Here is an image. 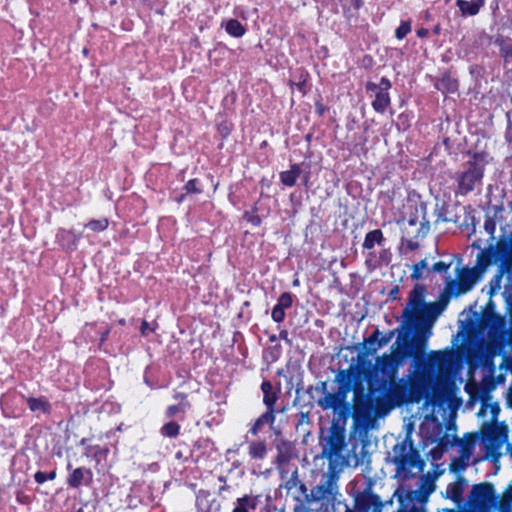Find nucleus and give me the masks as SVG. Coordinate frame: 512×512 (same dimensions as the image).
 <instances>
[{
    "label": "nucleus",
    "mask_w": 512,
    "mask_h": 512,
    "mask_svg": "<svg viewBox=\"0 0 512 512\" xmlns=\"http://www.w3.org/2000/svg\"><path fill=\"white\" fill-rule=\"evenodd\" d=\"M424 340L420 338L414 339L415 370L410 374L397 380L399 370V360L397 355L383 354L376 359L375 375L381 374L380 379H376V389L387 390L392 385L401 383L405 387L406 394L409 393L410 387H414V398L407 401L408 404H419L423 399H427L430 394L433 378L434 367L436 366L440 372L448 371L453 364V354L450 351L432 352L426 361L424 359Z\"/></svg>",
    "instance_id": "obj_1"
},
{
    "label": "nucleus",
    "mask_w": 512,
    "mask_h": 512,
    "mask_svg": "<svg viewBox=\"0 0 512 512\" xmlns=\"http://www.w3.org/2000/svg\"><path fill=\"white\" fill-rule=\"evenodd\" d=\"M414 390L412 386L406 394L403 384L398 383L387 389L382 397L374 399L375 389L372 384L369 391H366L363 383L356 382L352 398V418L355 425L365 429L372 427L377 417L385 416L391 410L407 405V401L415 399Z\"/></svg>",
    "instance_id": "obj_2"
},
{
    "label": "nucleus",
    "mask_w": 512,
    "mask_h": 512,
    "mask_svg": "<svg viewBox=\"0 0 512 512\" xmlns=\"http://www.w3.org/2000/svg\"><path fill=\"white\" fill-rule=\"evenodd\" d=\"M390 461L395 465L396 476L401 480L416 478L425 467V462L414 447L410 436H406L393 446Z\"/></svg>",
    "instance_id": "obj_3"
},
{
    "label": "nucleus",
    "mask_w": 512,
    "mask_h": 512,
    "mask_svg": "<svg viewBox=\"0 0 512 512\" xmlns=\"http://www.w3.org/2000/svg\"><path fill=\"white\" fill-rule=\"evenodd\" d=\"M343 469L327 467L318 484L310 490V507L317 505L316 512H327L333 507L339 495V479Z\"/></svg>",
    "instance_id": "obj_4"
},
{
    "label": "nucleus",
    "mask_w": 512,
    "mask_h": 512,
    "mask_svg": "<svg viewBox=\"0 0 512 512\" xmlns=\"http://www.w3.org/2000/svg\"><path fill=\"white\" fill-rule=\"evenodd\" d=\"M486 164L487 160L485 153H473L471 159L464 164V169L456 173V193L460 195H467L478 186H481Z\"/></svg>",
    "instance_id": "obj_5"
},
{
    "label": "nucleus",
    "mask_w": 512,
    "mask_h": 512,
    "mask_svg": "<svg viewBox=\"0 0 512 512\" xmlns=\"http://www.w3.org/2000/svg\"><path fill=\"white\" fill-rule=\"evenodd\" d=\"M496 505L494 485L490 482L474 484L467 496L466 508H444L439 512H491Z\"/></svg>",
    "instance_id": "obj_6"
},
{
    "label": "nucleus",
    "mask_w": 512,
    "mask_h": 512,
    "mask_svg": "<svg viewBox=\"0 0 512 512\" xmlns=\"http://www.w3.org/2000/svg\"><path fill=\"white\" fill-rule=\"evenodd\" d=\"M345 445V431L333 426L322 441V456L328 460V466L344 469L347 461L342 455Z\"/></svg>",
    "instance_id": "obj_7"
},
{
    "label": "nucleus",
    "mask_w": 512,
    "mask_h": 512,
    "mask_svg": "<svg viewBox=\"0 0 512 512\" xmlns=\"http://www.w3.org/2000/svg\"><path fill=\"white\" fill-rule=\"evenodd\" d=\"M477 437L473 433H466L463 438H458L457 436H453L452 440L449 439L448 435H445L440 440V446H458L459 456L454 458L451 463L452 470L461 471L465 470L469 461L473 455L475 444Z\"/></svg>",
    "instance_id": "obj_8"
},
{
    "label": "nucleus",
    "mask_w": 512,
    "mask_h": 512,
    "mask_svg": "<svg viewBox=\"0 0 512 512\" xmlns=\"http://www.w3.org/2000/svg\"><path fill=\"white\" fill-rule=\"evenodd\" d=\"M281 487L296 502L293 512H310V491H308L306 484L299 478L297 467Z\"/></svg>",
    "instance_id": "obj_9"
},
{
    "label": "nucleus",
    "mask_w": 512,
    "mask_h": 512,
    "mask_svg": "<svg viewBox=\"0 0 512 512\" xmlns=\"http://www.w3.org/2000/svg\"><path fill=\"white\" fill-rule=\"evenodd\" d=\"M481 277L478 268L463 267L457 273V281H447L444 290L450 297H458L471 291Z\"/></svg>",
    "instance_id": "obj_10"
},
{
    "label": "nucleus",
    "mask_w": 512,
    "mask_h": 512,
    "mask_svg": "<svg viewBox=\"0 0 512 512\" xmlns=\"http://www.w3.org/2000/svg\"><path fill=\"white\" fill-rule=\"evenodd\" d=\"M426 287L416 284L410 291L406 307L402 311L403 324L414 328L419 322V316L425 304Z\"/></svg>",
    "instance_id": "obj_11"
},
{
    "label": "nucleus",
    "mask_w": 512,
    "mask_h": 512,
    "mask_svg": "<svg viewBox=\"0 0 512 512\" xmlns=\"http://www.w3.org/2000/svg\"><path fill=\"white\" fill-rule=\"evenodd\" d=\"M449 300L450 296L444 290L436 302H425L422 312L419 316V322L414 326V329L417 332H425L426 330H430L436 319L446 309Z\"/></svg>",
    "instance_id": "obj_12"
},
{
    "label": "nucleus",
    "mask_w": 512,
    "mask_h": 512,
    "mask_svg": "<svg viewBox=\"0 0 512 512\" xmlns=\"http://www.w3.org/2000/svg\"><path fill=\"white\" fill-rule=\"evenodd\" d=\"M495 260L499 261V275L496 276V280L499 282L504 273L512 274V232L507 238L501 237L497 241Z\"/></svg>",
    "instance_id": "obj_13"
},
{
    "label": "nucleus",
    "mask_w": 512,
    "mask_h": 512,
    "mask_svg": "<svg viewBox=\"0 0 512 512\" xmlns=\"http://www.w3.org/2000/svg\"><path fill=\"white\" fill-rule=\"evenodd\" d=\"M365 88L367 92L375 94V99L372 102L373 109L378 113H384L391 103L389 96L390 80L382 77L378 84L369 81L366 83Z\"/></svg>",
    "instance_id": "obj_14"
},
{
    "label": "nucleus",
    "mask_w": 512,
    "mask_h": 512,
    "mask_svg": "<svg viewBox=\"0 0 512 512\" xmlns=\"http://www.w3.org/2000/svg\"><path fill=\"white\" fill-rule=\"evenodd\" d=\"M363 374L371 377L372 372L365 371L358 366H350L347 369L339 370L335 375V382L338 384L337 389L348 395L350 390L353 391L356 382L363 383Z\"/></svg>",
    "instance_id": "obj_15"
},
{
    "label": "nucleus",
    "mask_w": 512,
    "mask_h": 512,
    "mask_svg": "<svg viewBox=\"0 0 512 512\" xmlns=\"http://www.w3.org/2000/svg\"><path fill=\"white\" fill-rule=\"evenodd\" d=\"M506 439V430L496 425L488 426L482 432V444L486 453L491 456L500 454L499 451Z\"/></svg>",
    "instance_id": "obj_16"
},
{
    "label": "nucleus",
    "mask_w": 512,
    "mask_h": 512,
    "mask_svg": "<svg viewBox=\"0 0 512 512\" xmlns=\"http://www.w3.org/2000/svg\"><path fill=\"white\" fill-rule=\"evenodd\" d=\"M383 502L380 497L368 487L355 497L354 508L346 507L345 512H382Z\"/></svg>",
    "instance_id": "obj_17"
},
{
    "label": "nucleus",
    "mask_w": 512,
    "mask_h": 512,
    "mask_svg": "<svg viewBox=\"0 0 512 512\" xmlns=\"http://www.w3.org/2000/svg\"><path fill=\"white\" fill-rule=\"evenodd\" d=\"M369 443L364 439L355 440L347 457H345L346 466L358 467L361 465H369L371 461L370 453L367 449Z\"/></svg>",
    "instance_id": "obj_18"
},
{
    "label": "nucleus",
    "mask_w": 512,
    "mask_h": 512,
    "mask_svg": "<svg viewBox=\"0 0 512 512\" xmlns=\"http://www.w3.org/2000/svg\"><path fill=\"white\" fill-rule=\"evenodd\" d=\"M347 396L348 395H346L343 391L337 389L335 393H326L325 396L317 401V404L323 410L332 409L336 411L341 408H346Z\"/></svg>",
    "instance_id": "obj_19"
},
{
    "label": "nucleus",
    "mask_w": 512,
    "mask_h": 512,
    "mask_svg": "<svg viewBox=\"0 0 512 512\" xmlns=\"http://www.w3.org/2000/svg\"><path fill=\"white\" fill-rule=\"evenodd\" d=\"M384 242H385V238H384L383 232L380 229H375V230L369 231L366 234L362 246L364 249L369 250V253L367 254L366 261H365L367 266H371V263L375 257L373 252H371V250L375 247L376 244L379 246L384 245Z\"/></svg>",
    "instance_id": "obj_20"
},
{
    "label": "nucleus",
    "mask_w": 512,
    "mask_h": 512,
    "mask_svg": "<svg viewBox=\"0 0 512 512\" xmlns=\"http://www.w3.org/2000/svg\"><path fill=\"white\" fill-rule=\"evenodd\" d=\"M93 480V473L89 468L79 467L72 471L67 478V484L72 488H78L81 485L89 486Z\"/></svg>",
    "instance_id": "obj_21"
},
{
    "label": "nucleus",
    "mask_w": 512,
    "mask_h": 512,
    "mask_svg": "<svg viewBox=\"0 0 512 512\" xmlns=\"http://www.w3.org/2000/svg\"><path fill=\"white\" fill-rule=\"evenodd\" d=\"M259 504V496L245 494L234 502L232 512H254Z\"/></svg>",
    "instance_id": "obj_22"
},
{
    "label": "nucleus",
    "mask_w": 512,
    "mask_h": 512,
    "mask_svg": "<svg viewBox=\"0 0 512 512\" xmlns=\"http://www.w3.org/2000/svg\"><path fill=\"white\" fill-rule=\"evenodd\" d=\"M261 391L263 393V403L267 410L276 412L275 404L278 400V392L274 390L272 383L264 380L261 384Z\"/></svg>",
    "instance_id": "obj_23"
},
{
    "label": "nucleus",
    "mask_w": 512,
    "mask_h": 512,
    "mask_svg": "<svg viewBox=\"0 0 512 512\" xmlns=\"http://www.w3.org/2000/svg\"><path fill=\"white\" fill-rule=\"evenodd\" d=\"M56 238L57 242L63 249L73 251L76 249L80 235H77L72 231L62 229L57 233Z\"/></svg>",
    "instance_id": "obj_24"
},
{
    "label": "nucleus",
    "mask_w": 512,
    "mask_h": 512,
    "mask_svg": "<svg viewBox=\"0 0 512 512\" xmlns=\"http://www.w3.org/2000/svg\"><path fill=\"white\" fill-rule=\"evenodd\" d=\"M456 4L463 16H475L484 6L485 0H457Z\"/></svg>",
    "instance_id": "obj_25"
},
{
    "label": "nucleus",
    "mask_w": 512,
    "mask_h": 512,
    "mask_svg": "<svg viewBox=\"0 0 512 512\" xmlns=\"http://www.w3.org/2000/svg\"><path fill=\"white\" fill-rule=\"evenodd\" d=\"M274 421H275V412H273L271 410H266L265 413H263L261 416H259L255 420V422L253 423L249 432L255 436L262 430V428L265 425L268 424V425L272 426Z\"/></svg>",
    "instance_id": "obj_26"
},
{
    "label": "nucleus",
    "mask_w": 512,
    "mask_h": 512,
    "mask_svg": "<svg viewBox=\"0 0 512 512\" xmlns=\"http://www.w3.org/2000/svg\"><path fill=\"white\" fill-rule=\"evenodd\" d=\"M301 168L298 164L291 165L290 169L280 173V180L283 185L292 187L296 184L298 177L301 175Z\"/></svg>",
    "instance_id": "obj_27"
},
{
    "label": "nucleus",
    "mask_w": 512,
    "mask_h": 512,
    "mask_svg": "<svg viewBox=\"0 0 512 512\" xmlns=\"http://www.w3.org/2000/svg\"><path fill=\"white\" fill-rule=\"evenodd\" d=\"M495 257V248L489 247L487 249L482 250L478 253L476 258V266L473 268H478L480 270V274L482 275L486 268L491 264V258Z\"/></svg>",
    "instance_id": "obj_28"
},
{
    "label": "nucleus",
    "mask_w": 512,
    "mask_h": 512,
    "mask_svg": "<svg viewBox=\"0 0 512 512\" xmlns=\"http://www.w3.org/2000/svg\"><path fill=\"white\" fill-rule=\"evenodd\" d=\"M396 512H426L422 502L415 501L411 497L400 499V504Z\"/></svg>",
    "instance_id": "obj_29"
},
{
    "label": "nucleus",
    "mask_w": 512,
    "mask_h": 512,
    "mask_svg": "<svg viewBox=\"0 0 512 512\" xmlns=\"http://www.w3.org/2000/svg\"><path fill=\"white\" fill-rule=\"evenodd\" d=\"M175 399L179 400L178 405H170L166 410V417L172 418L177 413L182 412L185 413L187 409L190 408V404L188 401H186V395L183 393H177L175 396Z\"/></svg>",
    "instance_id": "obj_30"
},
{
    "label": "nucleus",
    "mask_w": 512,
    "mask_h": 512,
    "mask_svg": "<svg viewBox=\"0 0 512 512\" xmlns=\"http://www.w3.org/2000/svg\"><path fill=\"white\" fill-rule=\"evenodd\" d=\"M27 405L32 412L49 413L51 405L45 397L34 398L30 397L27 399Z\"/></svg>",
    "instance_id": "obj_31"
},
{
    "label": "nucleus",
    "mask_w": 512,
    "mask_h": 512,
    "mask_svg": "<svg viewBox=\"0 0 512 512\" xmlns=\"http://www.w3.org/2000/svg\"><path fill=\"white\" fill-rule=\"evenodd\" d=\"M223 26L230 36L236 38L242 37L247 31L245 26L242 25L237 19H229L223 24Z\"/></svg>",
    "instance_id": "obj_32"
},
{
    "label": "nucleus",
    "mask_w": 512,
    "mask_h": 512,
    "mask_svg": "<svg viewBox=\"0 0 512 512\" xmlns=\"http://www.w3.org/2000/svg\"><path fill=\"white\" fill-rule=\"evenodd\" d=\"M292 458V449L290 445L283 443L277 446L276 463L280 469L283 465H286Z\"/></svg>",
    "instance_id": "obj_33"
},
{
    "label": "nucleus",
    "mask_w": 512,
    "mask_h": 512,
    "mask_svg": "<svg viewBox=\"0 0 512 512\" xmlns=\"http://www.w3.org/2000/svg\"><path fill=\"white\" fill-rule=\"evenodd\" d=\"M266 445L262 441H255L249 444V454L254 459H263L266 456Z\"/></svg>",
    "instance_id": "obj_34"
},
{
    "label": "nucleus",
    "mask_w": 512,
    "mask_h": 512,
    "mask_svg": "<svg viewBox=\"0 0 512 512\" xmlns=\"http://www.w3.org/2000/svg\"><path fill=\"white\" fill-rule=\"evenodd\" d=\"M462 493H463L462 481L454 482L452 484H449L447 487L448 497L456 503H459L461 501Z\"/></svg>",
    "instance_id": "obj_35"
},
{
    "label": "nucleus",
    "mask_w": 512,
    "mask_h": 512,
    "mask_svg": "<svg viewBox=\"0 0 512 512\" xmlns=\"http://www.w3.org/2000/svg\"><path fill=\"white\" fill-rule=\"evenodd\" d=\"M179 432L180 425L175 421L167 422L160 429L161 435L169 438H176L179 435Z\"/></svg>",
    "instance_id": "obj_36"
},
{
    "label": "nucleus",
    "mask_w": 512,
    "mask_h": 512,
    "mask_svg": "<svg viewBox=\"0 0 512 512\" xmlns=\"http://www.w3.org/2000/svg\"><path fill=\"white\" fill-rule=\"evenodd\" d=\"M499 512H511L512 511V488L506 490L501 496L498 503Z\"/></svg>",
    "instance_id": "obj_37"
},
{
    "label": "nucleus",
    "mask_w": 512,
    "mask_h": 512,
    "mask_svg": "<svg viewBox=\"0 0 512 512\" xmlns=\"http://www.w3.org/2000/svg\"><path fill=\"white\" fill-rule=\"evenodd\" d=\"M379 335H380V331L378 329H376L367 340L369 344H372L377 341V347H375L373 349V351H376L377 349L387 345L392 338V333L378 339Z\"/></svg>",
    "instance_id": "obj_38"
},
{
    "label": "nucleus",
    "mask_w": 512,
    "mask_h": 512,
    "mask_svg": "<svg viewBox=\"0 0 512 512\" xmlns=\"http://www.w3.org/2000/svg\"><path fill=\"white\" fill-rule=\"evenodd\" d=\"M109 226V220L107 218L101 219H93L90 220L85 227L94 231V232H102L106 230Z\"/></svg>",
    "instance_id": "obj_39"
},
{
    "label": "nucleus",
    "mask_w": 512,
    "mask_h": 512,
    "mask_svg": "<svg viewBox=\"0 0 512 512\" xmlns=\"http://www.w3.org/2000/svg\"><path fill=\"white\" fill-rule=\"evenodd\" d=\"M495 43L500 47V56L505 61L512 60V44L506 43L502 38H497Z\"/></svg>",
    "instance_id": "obj_40"
},
{
    "label": "nucleus",
    "mask_w": 512,
    "mask_h": 512,
    "mask_svg": "<svg viewBox=\"0 0 512 512\" xmlns=\"http://www.w3.org/2000/svg\"><path fill=\"white\" fill-rule=\"evenodd\" d=\"M293 303V296L289 292H284L280 295L277 301V306H280V308L288 309L292 306Z\"/></svg>",
    "instance_id": "obj_41"
},
{
    "label": "nucleus",
    "mask_w": 512,
    "mask_h": 512,
    "mask_svg": "<svg viewBox=\"0 0 512 512\" xmlns=\"http://www.w3.org/2000/svg\"><path fill=\"white\" fill-rule=\"evenodd\" d=\"M56 477V471L52 470L51 472H42L38 471L34 475V479L38 484H42L47 480H54Z\"/></svg>",
    "instance_id": "obj_42"
},
{
    "label": "nucleus",
    "mask_w": 512,
    "mask_h": 512,
    "mask_svg": "<svg viewBox=\"0 0 512 512\" xmlns=\"http://www.w3.org/2000/svg\"><path fill=\"white\" fill-rule=\"evenodd\" d=\"M410 31V22L402 21L395 31V36L397 39L401 40L405 38Z\"/></svg>",
    "instance_id": "obj_43"
},
{
    "label": "nucleus",
    "mask_w": 512,
    "mask_h": 512,
    "mask_svg": "<svg viewBox=\"0 0 512 512\" xmlns=\"http://www.w3.org/2000/svg\"><path fill=\"white\" fill-rule=\"evenodd\" d=\"M184 189L186 193H196L199 194L202 192V189L199 187V180L198 179H191L189 180L185 186Z\"/></svg>",
    "instance_id": "obj_44"
},
{
    "label": "nucleus",
    "mask_w": 512,
    "mask_h": 512,
    "mask_svg": "<svg viewBox=\"0 0 512 512\" xmlns=\"http://www.w3.org/2000/svg\"><path fill=\"white\" fill-rule=\"evenodd\" d=\"M285 309L283 308H280V306H277L275 305L272 309V312H271V317L272 319L277 322V323H281L284 321L285 319Z\"/></svg>",
    "instance_id": "obj_45"
},
{
    "label": "nucleus",
    "mask_w": 512,
    "mask_h": 512,
    "mask_svg": "<svg viewBox=\"0 0 512 512\" xmlns=\"http://www.w3.org/2000/svg\"><path fill=\"white\" fill-rule=\"evenodd\" d=\"M429 229H430V223H429V221L426 219V217L424 215L422 217L421 225H420V228L417 231L416 237L424 238L428 234Z\"/></svg>",
    "instance_id": "obj_46"
},
{
    "label": "nucleus",
    "mask_w": 512,
    "mask_h": 512,
    "mask_svg": "<svg viewBox=\"0 0 512 512\" xmlns=\"http://www.w3.org/2000/svg\"><path fill=\"white\" fill-rule=\"evenodd\" d=\"M426 268H427L426 259H423L420 262L416 263L413 267L412 277L415 279H419L421 277L422 270H424Z\"/></svg>",
    "instance_id": "obj_47"
},
{
    "label": "nucleus",
    "mask_w": 512,
    "mask_h": 512,
    "mask_svg": "<svg viewBox=\"0 0 512 512\" xmlns=\"http://www.w3.org/2000/svg\"><path fill=\"white\" fill-rule=\"evenodd\" d=\"M244 218L253 226H259L261 224V218L256 213L245 212Z\"/></svg>",
    "instance_id": "obj_48"
},
{
    "label": "nucleus",
    "mask_w": 512,
    "mask_h": 512,
    "mask_svg": "<svg viewBox=\"0 0 512 512\" xmlns=\"http://www.w3.org/2000/svg\"><path fill=\"white\" fill-rule=\"evenodd\" d=\"M449 267V263L447 264L445 262L439 261L433 265L432 270L437 273H443L446 272L449 269Z\"/></svg>",
    "instance_id": "obj_49"
},
{
    "label": "nucleus",
    "mask_w": 512,
    "mask_h": 512,
    "mask_svg": "<svg viewBox=\"0 0 512 512\" xmlns=\"http://www.w3.org/2000/svg\"><path fill=\"white\" fill-rule=\"evenodd\" d=\"M315 390L321 394H323L324 396L326 395V393H329L328 391V384L326 381H320L316 387H315Z\"/></svg>",
    "instance_id": "obj_50"
},
{
    "label": "nucleus",
    "mask_w": 512,
    "mask_h": 512,
    "mask_svg": "<svg viewBox=\"0 0 512 512\" xmlns=\"http://www.w3.org/2000/svg\"><path fill=\"white\" fill-rule=\"evenodd\" d=\"M485 230L491 235L495 232V223L492 220H486L484 223Z\"/></svg>",
    "instance_id": "obj_51"
},
{
    "label": "nucleus",
    "mask_w": 512,
    "mask_h": 512,
    "mask_svg": "<svg viewBox=\"0 0 512 512\" xmlns=\"http://www.w3.org/2000/svg\"><path fill=\"white\" fill-rule=\"evenodd\" d=\"M315 109L319 116H323L326 111V107L320 102L315 103Z\"/></svg>",
    "instance_id": "obj_52"
},
{
    "label": "nucleus",
    "mask_w": 512,
    "mask_h": 512,
    "mask_svg": "<svg viewBox=\"0 0 512 512\" xmlns=\"http://www.w3.org/2000/svg\"><path fill=\"white\" fill-rule=\"evenodd\" d=\"M399 292H400L399 287L394 286L389 292V298L392 300L398 299Z\"/></svg>",
    "instance_id": "obj_53"
},
{
    "label": "nucleus",
    "mask_w": 512,
    "mask_h": 512,
    "mask_svg": "<svg viewBox=\"0 0 512 512\" xmlns=\"http://www.w3.org/2000/svg\"><path fill=\"white\" fill-rule=\"evenodd\" d=\"M278 337L287 343L291 344V340L288 338V331L287 330H281Z\"/></svg>",
    "instance_id": "obj_54"
},
{
    "label": "nucleus",
    "mask_w": 512,
    "mask_h": 512,
    "mask_svg": "<svg viewBox=\"0 0 512 512\" xmlns=\"http://www.w3.org/2000/svg\"><path fill=\"white\" fill-rule=\"evenodd\" d=\"M429 35V30L426 28H420L417 30V36L419 38H426Z\"/></svg>",
    "instance_id": "obj_55"
},
{
    "label": "nucleus",
    "mask_w": 512,
    "mask_h": 512,
    "mask_svg": "<svg viewBox=\"0 0 512 512\" xmlns=\"http://www.w3.org/2000/svg\"><path fill=\"white\" fill-rule=\"evenodd\" d=\"M448 81V91L449 92H455L457 90V82L451 81L450 79Z\"/></svg>",
    "instance_id": "obj_56"
},
{
    "label": "nucleus",
    "mask_w": 512,
    "mask_h": 512,
    "mask_svg": "<svg viewBox=\"0 0 512 512\" xmlns=\"http://www.w3.org/2000/svg\"><path fill=\"white\" fill-rule=\"evenodd\" d=\"M148 331H151L149 323L147 321H143L141 324V332L142 334L146 335Z\"/></svg>",
    "instance_id": "obj_57"
},
{
    "label": "nucleus",
    "mask_w": 512,
    "mask_h": 512,
    "mask_svg": "<svg viewBox=\"0 0 512 512\" xmlns=\"http://www.w3.org/2000/svg\"><path fill=\"white\" fill-rule=\"evenodd\" d=\"M407 246L411 249V250H414L418 247V244L416 242H413L412 240H409L407 242Z\"/></svg>",
    "instance_id": "obj_58"
},
{
    "label": "nucleus",
    "mask_w": 512,
    "mask_h": 512,
    "mask_svg": "<svg viewBox=\"0 0 512 512\" xmlns=\"http://www.w3.org/2000/svg\"><path fill=\"white\" fill-rule=\"evenodd\" d=\"M229 486L224 483L222 486L219 487V495H222L224 491L229 490Z\"/></svg>",
    "instance_id": "obj_59"
},
{
    "label": "nucleus",
    "mask_w": 512,
    "mask_h": 512,
    "mask_svg": "<svg viewBox=\"0 0 512 512\" xmlns=\"http://www.w3.org/2000/svg\"><path fill=\"white\" fill-rule=\"evenodd\" d=\"M351 2L355 8H360L361 5L363 4L362 0H352Z\"/></svg>",
    "instance_id": "obj_60"
},
{
    "label": "nucleus",
    "mask_w": 512,
    "mask_h": 512,
    "mask_svg": "<svg viewBox=\"0 0 512 512\" xmlns=\"http://www.w3.org/2000/svg\"><path fill=\"white\" fill-rule=\"evenodd\" d=\"M418 220L416 217H411L409 220H408V224L410 226H415L417 224Z\"/></svg>",
    "instance_id": "obj_61"
},
{
    "label": "nucleus",
    "mask_w": 512,
    "mask_h": 512,
    "mask_svg": "<svg viewBox=\"0 0 512 512\" xmlns=\"http://www.w3.org/2000/svg\"><path fill=\"white\" fill-rule=\"evenodd\" d=\"M209 440L208 439H203V440H199L196 445H198L199 447L202 446V445H208L209 444Z\"/></svg>",
    "instance_id": "obj_62"
},
{
    "label": "nucleus",
    "mask_w": 512,
    "mask_h": 512,
    "mask_svg": "<svg viewBox=\"0 0 512 512\" xmlns=\"http://www.w3.org/2000/svg\"><path fill=\"white\" fill-rule=\"evenodd\" d=\"M278 338H279V337H278L277 335L272 334V335H270V337H269V341L273 343V342H276V341L278 340Z\"/></svg>",
    "instance_id": "obj_63"
},
{
    "label": "nucleus",
    "mask_w": 512,
    "mask_h": 512,
    "mask_svg": "<svg viewBox=\"0 0 512 512\" xmlns=\"http://www.w3.org/2000/svg\"><path fill=\"white\" fill-rule=\"evenodd\" d=\"M218 481L222 482L224 484V483H226V477L221 475L218 477Z\"/></svg>",
    "instance_id": "obj_64"
}]
</instances>
